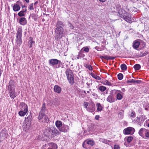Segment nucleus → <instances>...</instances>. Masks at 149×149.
Returning <instances> with one entry per match:
<instances>
[{
	"label": "nucleus",
	"mask_w": 149,
	"mask_h": 149,
	"mask_svg": "<svg viewBox=\"0 0 149 149\" xmlns=\"http://www.w3.org/2000/svg\"><path fill=\"white\" fill-rule=\"evenodd\" d=\"M64 26V24L62 21L59 20L57 21L55 25L56 28L55 31L56 35L55 36L56 40H58L62 37Z\"/></svg>",
	"instance_id": "obj_1"
},
{
	"label": "nucleus",
	"mask_w": 149,
	"mask_h": 149,
	"mask_svg": "<svg viewBox=\"0 0 149 149\" xmlns=\"http://www.w3.org/2000/svg\"><path fill=\"white\" fill-rule=\"evenodd\" d=\"M45 135L49 138L52 139L59 135L61 132L54 127H47L44 132Z\"/></svg>",
	"instance_id": "obj_2"
},
{
	"label": "nucleus",
	"mask_w": 149,
	"mask_h": 149,
	"mask_svg": "<svg viewBox=\"0 0 149 149\" xmlns=\"http://www.w3.org/2000/svg\"><path fill=\"white\" fill-rule=\"evenodd\" d=\"M22 29L21 27L18 28L16 33V38L15 40L17 44L21 45L22 41Z\"/></svg>",
	"instance_id": "obj_3"
},
{
	"label": "nucleus",
	"mask_w": 149,
	"mask_h": 149,
	"mask_svg": "<svg viewBox=\"0 0 149 149\" xmlns=\"http://www.w3.org/2000/svg\"><path fill=\"white\" fill-rule=\"evenodd\" d=\"M49 65L53 66H54V65L58 64V66L55 67H54L55 68H60V65L62 64L61 61L56 59H52L49 60Z\"/></svg>",
	"instance_id": "obj_4"
},
{
	"label": "nucleus",
	"mask_w": 149,
	"mask_h": 149,
	"mask_svg": "<svg viewBox=\"0 0 149 149\" xmlns=\"http://www.w3.org/2000/svg\"><path fill=\"white\" fill-rule=\"evenodd\" d=\"M46 110L45 107V103H44L42 105V106L41 109L39 113L38 119L39 120H41L43 118V116L45 114V111Z\"/></svg>",
	"instance_id": "obj_5"
},
{
	"label": "nucleus",
	"mask_w": 149,
	"mask_h": 149,
	"mask_svg": "<svg viewBox=\"0 0 149 149\" xmlns=\"http://www.w3.org/2000/svg\"><path fill=\"white\" fill-rule=\"evenodd\" d=\"M134 132L135 130L134 128L131 127H129L124 129L123 132L125 134L132 135L134 134Z\"/></svg>",
	"instance_id": "obj_6"
},
{
	"label": "nucleus",
	"mask_w": 149,
	"mask_h": 149,
	"mask_svg": "<svg viewBox=\"0 0 149 149\" xmlns=\"http://www.w3.org/2000/svg\"><path fill=\"white\" fill-rule=\"evenodd\" d=\"M15 84L13 80L11 79L7 87V90L8 92L15 90Z\"/></svg>",
	"instance_id": "obj_7"
},
{
	"label": "nucleus",
	"mask_w": 149,
	"mask_h": 149,
	"mask_svg": "<svg viewBox=\"0 0 149 149\" xmlns=\"http://www.w3.org/2000/svg\"><path fill=\"white\" fill-rule=\"evenodd\" d=\"M95 107L94 103L93 102H91L90 103L88 108H87V111L91 112H93L95 110Z\"/></svg>",
	"instance_id": "obj_8"
},
{
	"label": "nucleus",
	"mask_w": 149,
	"mask_h": 149,
	"mask_svg": "<svg viewBox=\"0 0 149 149\" xmlns=\"http://www.w3.org/2000/svg\"><path fill=\"white\" fill-rule=\"evenodd\" d=\"M69 130V126L63 124L62 126H61V128L59 129V130L60 132L65 133L67 132Z\"/></svg>",
	"instance_id": "obj_9"
},
{
	"label": "nucleus",
	"mask_w": 149,
	"mask_h": 149,
	"mask_svg": "<svg viewBox=\"0 0 149 149\" xmlns=\"http://www.w3.org/2000/svg\"><path fill=\"white\" fill-rule=\"evenodd\" d=\"M113 93V92L111 91L107 99V101L110 103L113 102L115 100Z\"/></svg>",
	"instance_id": "obj_10"
},
{
	"label": "nucleus",
	"mask_w": 149,
	"mask_h": 149,
	"mask_svg": "<svg viewBox=\"0 0 149 149\" xmlns=\"http://www.w3.org/2000/svg\"><path fill=\"white\" fill-rule=\"evenodd\" d=\"M19 107L20 109L21 110L28 111V107L27 105L25 104L24 102H21L19 105Z\"/></svg>",
	"instance_id": "obj_11"
},
{
	"label": "nucleus",
	"mask_w": 149,
	"mask_h": 149,
	"mask_svg": "<svg viewBox=\"0 0 149 149\" xmlns=\"http://www.w3.org/2000/svg\"><path fill=\"white\" fill-rule=\"evenodd\" d=\"M126 15H125L123 17L124 19L127 22L130 23L131 22V17L130 14H129L127 12L126 14Z\"/></svg>",
	"instance_id": "obj_12"
},
{
	"label": "nucleus",
	"mask_w": 149,
	"mask_h": 149,
	"mask_svg": "<svg viewBox=\"0 0 149 149\" xmlns=\"http://www.w3.org/2000/svg\"><path fill=\"white\" fill-rule=\"evenodd\" d=\"M6 134V131L4 130H3L0 132V143L4 139Z\"/></svg>",
	"instance_id": "obj_13"
},
{
	"label": "nucleus",
	"mask_w": 149,
	"mask_h": 149,
	"mask_svg": "<svg viewBox=\"0 0 149 149\" xmlns=\"http://www.w3.org/2000/svg\"><path fill=\"white\" fill-rule=\"evenodd\" d=\"M32 120V116L31 114V113H30L26 117H25V120L27 122L26 123H29L31 124V122Z\"/></svg>",
	"instance_id": "obj_14"
},
{
	"label": "nucleus",
	"mask_w": 149,
	"mask_h": 149,
	"mask_svg": "<svg viewBox=\"0 0 149 149\" xmlns=\"http://www.w3.org/2000/svg\"><path fill=\"white\" fill-rule=\"evenodd\" d=\"M140 45V42L137 40H135L133 42V47L135 49H137Z\"/></svg>",
	"instance_id": "obj_15"
},
{
	"label": "nucleus",
	"mask_w": 149,
	"mask_h": 149,
	"mask_svg": "<svg viewBox=\"0 0 149 149\" xmlns=\"http://www.w3.org/2000/svg\"><path fill=\"white\" fill-rule=\"evenodd\" d=\"M31 125L30 124L28 123H24L23 126V129L24 131L25 132L28 131Z\"/></svg>",
	"instance_id": "obj_16"
},
{
	"label": "nucleus",
	"mask_w": 149,
	"mask_h": 149,
	"mask_svg": "<svg viewBox=\"0 0 149 149\" xmlns=\"http://www.w3.org/2000/svg\"><path fill=\"white\" fill-rule=\"evenodd\" d=\"M8 93L10 97L12 99H13L17 95V93L15 92V90L9 91Z\"/></svg>",
	"instance_id": "obj_17"
},
{
	"label": "nucleus",
	"mask_w": 149,
	"mask_h": 149,
	"mask_svg": "<svg viewBox=\"0 0 149 149\" xmlns=\"http://www.w3.org/2000/svg\"><path fill=\"white\" fill-rule=\"evenodd\" d=\"M67 78L69 83L71 85H73L74 83V74Z\"/></svg>",
	"instance_id": "obj_18"
},
{
	"label": "nucleus",
	"mask_w": 149,
	"mask_h": 149,
	"mask_svg": "<svg viewBox=\"0 0 149 149\" xmlns=\"http://www.w3.org/2000/svg\"><path fill=\"white\" fill-rule=\"evenodd\" d=\"M19 22L21 25H24L27 24V21L25 17H21L19 19Z\"/></svg>",
	"instance_id": "obj_19"
},
{
	"label": "nucleus",
	"mask_w": 149,
	"mask_h": 149,
	"mask_svg": "<svg viewBox=\"0 0 149 149\" xmlns=\"http://www.w3.org/2000/svg\"><path fill=\"white\" fill-rule=\"evenodd\" d=\"M146 129L145 128H142L140 129L138 133L139 135L142 137L144 136V134H145Z\"/></svg>",
	"instance_id": "obj_20"
},
{
	"label": "nucleus",
	"mask_w": 149,
	"mask_h": 149,
	"mask_svg": "<svg viewBox=\"0 0 149 149\" xmlns=\"http://www.w3.org/2000/svg\"><path fill=\"white\" fill-rule=\"evenodd\" d=\"M67 77L73 75V73L72 70L69 69H67L65 72Z\"/></svg>",
	"instance_id": "obj_21"
},
{
	"label": "nucleus",
	"mask_w": 149,
	"mask_h": 149,
	"mask_svg": "<svg viewBox=\"0 0 149 149\" xmlns=\"http://www.w3.org/2000/svg\"><path fill=\"white\" fill-rule=\"evenodd\" d=\"M118 13L120 16L121 17H123L125 15H126V14L127 12L123 9H121L118 11Z\"/></svg>",
	"instance_id": "obj_22"
},
{
	"label": "nucleus",
	"mask_w": 149,
	"mask_h": 149,
	"mask_svg": "<svg viewBox=\"0 0 149 149\" xmlns=\"http://www.w3.org/2000/svg\"><path fill=\"white\" fill-rule=\"evenodd\" d=\"M63 123L60 120H57L55 122V125L58 129L59 130L62 126Z\"/></svg>",
	"instance_id": "obj_23"
},
{
	"label": "nucleus",
	"mask_w": 149,
	"mask_h": 149,
	"mask_svg": "<svg viewBox=\"0 0 149 149\" xmlns=\"http://www.w3.org/2000/svg\"><path fill=\"white\" fill-rule=\"evenodd\" d=\"M54 90L55 92L58 93H60L61 91V87L58 85H55L54 87Z\"/></svg>",
	"instance_id": "obj_24"
},
{
	"label": "nucleus",
	"mask_w": 149,
	"mask_h": 149,
	"mask_svg": "<svg viewBox=\"0 0 149 149\" xmlns=\"http://www.w3.org/2000/svg\"><path fill=\"white\" fill-rule=\"evenodd\" d=\"M43 120L42 122L44 123H48L49 121V119L47 116L45 114L43 116Z\"/></svg>",
	"instance_id": "obj_25"
},
{
	"label": "nucleus",
	"mask_w": 149,
	"mask_h": 149,
	"mask_svg": "<svg viewBox=\"0 0 149 149\" xmlns=\"http://www.w3.org/2000/svg\"><path fill=\"white\" fill-rule=\"evenodd\" d=\"M20 8V7L19 5L17 4H14L13 6V9L14 11H19Z\"/></svg>",
	"instance_id": "obj_26"
},
{
	"label": "nucleus",
	"mask_w": 149,
	"mask_h": 149,
	"mask_svg": "<svg viewBox=\"0 0 149 149\" xmlns=\"http://www.w3.org/2000/svg\"><path fill=\"white\" fill-rule=\"evenodd\" d=\"M28 111L20 110L18 112V114L20 116H24L27 113Z\"/></svg>",
	"instance_id": "obj_27"
},
{
	"label": "nucleus",
	"mask_w": 149,
	"mask_h": 149,
	"mask_svg": "<svg viewBox=\"0 0 149 149\" xmlns=\"http://www.w3.org/2000/svg\"><path fill=\"white\" fill-rule=\"evenodd\" d=\"M100 141L102 142L103 143L108 145H109V143H111V141L107 140L106 139H100Z\"/></svg>",
	"instance_id": "obj_28"
},
{
	"label": "nucleus",
	"mask_w": 149,
	"mask_h": 149,
	"mask_svg": "<svg viewBox=\"0 0 149 149\" xmlns=\"http://www.w3.org/2000/svg\"><path fill=\"white\" fill-rule=\"evenodd\" d=\"M97 109L98 111H101L102 109V107L100 103H97L96 104Z\"/></svg>",
	"instance_id": "obj_29"
},
{
	"label": "nucleus",
	"mask_w": 149,
	"mask_h": 149,
	"mask_svg": "<svg viewBox=\"0 0 149 149\" xmlns=\"http://www.w3.org/2000/svg\"><path fill=\"white\" fill-rule=\"evenodd\" d=\"M133 138L132 136H130L126 137L125 139H126L128 143H130L132 140Z\"/></svg>",
	"instance_id": "obj_30"
},
{
	"label": "nucleus",
	"mask_w": 149,
	"mask_h": 149,
	"mask_svg": "<svg viewBox=\"0 0 149 149\" xmlns=\"http://www.w3.org/2000/svg\"><path fill=\"white\" fill-rule=\"evenodd\" d=\"M123 94L121 93H117L116 95V98L118 100H121L123 98Z\"/></svg>",
	"instance_id": "obj_31"
},
{
	"label": "nucleus",
	"mask_w": 149,
	"mask_h": 149,
	"mask_svg": "<svg viewBox=\"0 0 149 149\" xmlns=\"http://www.w3.org/2000/svg\"><path fill=\"white\" fill-rule=\"evenodd\" d=\"M86 141L88 145H90L91 146H93L95 144V142L91 140H89L88 141Z\"/></svg>",
	"instance_id": "obj_32"
},
{
	"label": "nucleus",
	"mask_w": 149,
	"mask_h": 149,
	"mask_svg": "<svg viewBox=\"0 0 149 149\" xmlns=\"http://www.w3.org/2000/svg\"><path fill=\"white\" fill-rule=\"evenodd\" d=\"M148 53L147 51L140 52L139 53V56L140 57L144 56L148 54Z\"/></svg>",
	"instance_id": "obj_33"
},
{
	"label": "nucleus",
	"mask_w": 149,
	"mask_h": 149,
	"mask_svg": "<svg viewBox=\"0 0 149 149\" xmlns=\"http://www.w3.org/2000/svg\"><path fill=\"white\" fill-rule=\"evenodd\" d=\"M84 66L86 68L88 69L90 71H92L93 69L91 65L86 64Z\"/></svg>",
	"instance_id": "obj_34"
},
{
	"label": "nucleus",
	"mask_w": 149,
	"mask_h": 149,
	"mask_svg": "<svg viewBox=\"0 0 149 149\" xmlns=\"http://www.w3.org/2000/svg\"><path fill=\"white\" fill-rule=\"evenodd\" d=\"M52 148H48L47 149H57V145L54 143H51Z\"/></svg>",
	"instance_id": "obj_35"
},
{
	"label": "nucleus",
	"mask_w": 149,
	"mask_h": 149,
	"mask_svg": "<svg viewBox=\"0 0 149 149\" xmlns=\"http://www.w3.org/2000/svg\"><path fill=\"white\" fill-rule=\"evenodd\" d=\"M141 66L139 64H136L134 66V68L135 70H138L141 68Z\"/></svg>",
	"instance_id": "obj_36"
},
{
	"label": "nucleus",
	"mask_w": 149,
	"mask_h": 149,
	"mask_svg": "<svg viewBox=\"0 0 149 149\" xmlns=\"http://www.w3.org/2000/svg\"><path fill=\"white\" fill-rule=\"evenodd\" d=\"M120 68L122 70H126L127 69V66L125 64H123L121 65Z\"/></svg>",
	"instance_id": "obj_37"
},
{
	"label": "nucleus",
	"mask_w": 149,
	"mask_h": 149,
	"mask_svg": "<svg viewBox=\"0 0 149 149\" xmlns=\"http://www.w3.org/2000/svg\"><path fill=\"white\" fill-rule=\"evenodd\" d=\"M35 43V42L31 40H29V47L30 48H31L32 47L33 44H34Z\"/></svg>",
	"instance_id": "obj_38"
},
{
	"label": "nucleus",
	"mask_w": 149,
	"mask_h": 149,
	"mask_svg": "<svg viewBox=\"0 0 149 149\" xmlns=\"http://www.w3.org/2000/svg\"><path fill=\"white\" fill-rule=\"evenodd\" d=\"M113 93H121L123 94V93L121 91L118 90H113L112 91Z\"/></svg>",
	"instance_id": "obj_39"
},
{
	"label": "nucleus",
	"mask_w": 149,
	"mask_h": 149,
	"mask_svg": "<svg viewBox=\"0 0 149 149\" xmlns=\"http://www.w3.org/2000/svg\"><path fill=\"white\" fill-rule=\"evenodd\" d=\"M88 145L86 141H85L83 143L82 146L84 148L87 149L88 148Z\"/></svg>",
	"instance_id": "obj_40"
},
{
	"label": "nucleus",
	"mask_w": 149,
	"mask_h": 149,
	"mask_svg": "<svg viewBox=\"0 0 149 149\" xmlns=\"http://www.w3.org/2000/svg\"><path fill=\"white\" fill-rule=\"evenodd\" d=\"M120 6L119 4H117L116 6V10H114V12H118V11L120 10H119L120 8Z\"/></svg>",
	"instance_id": "obj_41"
},
{
	"label": "nucleus",
	"mask_w": 149,
	"mask_h": 149,
	"mask_svg": "<svg viewBox=\"0 0 149 149\" xmlns=\"http://www.w3.org/2000/svg\"><path fill=\"white\" fill-rule=\"evenodd\" d=\"M123 75L122 73H119L117 75L118 78L120 80L123 79Z\"/></svg>",
	"instance_id": "obj_42"
},
{
	"label": "nucleus",
	"mask_w": 149,
	"mask_h": 149,
	"mask_svg": "<svg viewBox=\"0 0 149 149\" xmlns=\"http://www.w3.org/2000/svg\"><path fill=\"white\" fill-rule=\"evenodd\" d=\"M99 89L101 91L103 92L106 90V88L104 86H101L100 87Z\"/></svg>",
	"instance_id": "obj_43"
},
{
	"label": "nucleus",
	"mask_w": 149,
	"mask_h": 149,
	"mask_svg": "<svg viewBox=\"0 0 149 149\" xmlns=\"http://www.w3.org/2000/svg\"><path fill=\"white\" fill-rule=\"evenodd\" d=\"M141 46L142 48H144L146 45V43L143 41H141V42L140 43Z\"/></svg>",
	"instance_id": "obj_44"
},
{
	"label": "nucleus",
	"mask_w": 149,
	"mask_h": 149,
	"mask_svg": "<svg viewBox=\"0 0 149 149\" xmlns=\"http://www.w3.org/2000/svg\"><path fill=\"white\" fill-rule=\"evenodd\" d=\"M24 11H20L18 14L19 16L21 17L25 16V14H24Z\"/></svg>",
	"instance_id": "obj_45"
},
{
	"label": "nucleus",
	"mask_w": 149,
	"mask_h": 149,
	"mask_svg": "<svg viewBox=\"0 0 149 149\" xmlns=\"http://www.w3.org/2000/svg\"><path fill=\"white\" fill-rule=\"evenodd\" d=\"M104 84L105 85L109 86H111L112 85L111 83L108 80H105L104 81Z\"/></svg>",
	"instance_id": "obj_46"
},
{
	"label": "nucleus",
	"mask_w": 149,
	"mask_h": 149,
	"mask_svg": "<svg viewBox=\"0 0 149 149\" xmlns=\"http://www.w3.org/2000/svg\"><path fill=\"white\" fill-rule=\"evenodd\" d=\"M33 5V3L30 4L29 6V8L30 10H34Z\"/></svg>",
	"instance_id": "obj_47"
},
{
	"label": "nucleus",
	"mask_w": 149,
	"mask_h": 149,
	"mask_svg": "<svg viewBox=\"0 0 149 149\" xmlns=\"http://www.w3.org/2000/svg\"><path fill=\"white\" fill-rule=\"evenodd\" d=\"M145 134L146 137L149 138V130H146Z\"/></svg>",
	"instance_id": "obj_48"
},
{
	"label": "nucleus",
	"mask_w": 149,
	"mask_h": 149,
	"mask_svg": "<svg viewBox=\"0 0 149 149\" xmlns=\"http://www.w3.org/2000/svg\"><path fill=\"white\" fill-rule=\"evenodd\" d=\"M79 54L81 57H83L85 56L84 54L83 53L82 51V49L79 52Z\"/></svg>",
	"instance_id": "obj_49"
},
{
	"label": "nucleus",
	"mask_w": 149,
	"mask_h": 149,
	"mask_svg": "<svg viewBox=\"0 0 149 149\" xmlns=\"http://www.w3.org/2000/svg\"><path fill=\"white\" fill-rule=\"evenodd\" d=\"M131 117H135L136 116V113L134 111H132L130 114Z\"/></svg>",
	"instance_id": "obj_50"
},
{
	"label": "nucleus",
	"mask_w": 149,
	"mask_h": 149,
	"mask_svg": "<svg viewBox=\"0 0 149 149\" xmlns=\"http://www.w3.org/2000/svg\"><path fill=\"white\" fill-rule=\"evenodd\" d=\"M134 80L133 79L128 80L127 81V84H130L132 83H134Z\"/></svg>",
	"instance_id": "obj_51"
},
{
	"label": "nucleus",
	"mask_w": 149,
	"mask_h": 149,
	"mask_svg": "<svg viewBox=\"0 0 149 149\" xmlns=\"http://www.w3.org/2000/svg\"><path fill=\"white\" fill-rule=\"evenodd\" d=\"M84 48L83 51L85 52H88L89 51V49L88 47H86L85 48H83L81 49H83Z\"/></svg>",
	"instance_id": "obj_52"
},
{
	"label": "nucleus",
	"mask_w": 149,
	"mask_h": 149,
	"mask_svg": "<svg viewBox=\"0 0 149 149\" xmlns=\"http://www.w3.org/2000/svg\"><path fill=\"white\" fill-rule=\"evenodd\" d=\"M88 102H84V107L87 110V108H88L87 107L88 106Z\"/></svg>",
	"instance_id": "obj_53"
},
{
	"label": "nucleus",
	"mask_w": 149,
	"mask_h": 149,
	"mask_svg": "<svg viewBox=\"0 0 149 149\" xmlns=\"http://www.w3.org/2000/svg\"><path fill=\"white\" fill-rule=\"evenodd\" d=\"M114 149H120V147L118 145H115L114 146Z\"/></svg>",
	"instance_id": "obj_54"
},
{
	"label": "nucleus",
	"mask_w": 149,
	"mask_h": 149,
	"mask_svg": "<svg viewBox=\"0 0 149 149\" xmlns=\"http://www.w3.org/2000/svg\"><path fill=\"white\" fill-rule=\"evenodd\" d=\"M141 82V80H134V83L139 84Z\"/></svg>",
	"instance_id": "obj_55"
},
{
	"label": "nucleus",
	"mask_w": 149,
	"mask_h": 149,
	"mask_svg": "<svg viewBox=\"0 0 149 149\" xmlns=\"http://www.w3.org/2000/svg\"><path fill=\"white\" fill-rule=\"evenodd\" d=\"M68 25H69V26L71 29H72L74 28V26L70 23H69Z\"/></svg>",
	"instance_id": "obj_56"
},
{
	"label": "nucleus",
	"mask_w": 149,
	"mask_h": 149,
	"mask_svg": "<svg viewBox=\"0 0 149 149\" xmlns=\"http://www.w3.org/2000/svg\"><path fill=\"white\" fill-rule=\"evenodd\" d=\"M95 79L97 80H100L101 79V78L99 76L96 75L94 78Z\"/></svg>",
	"instance_id": "obj_57"
},
{
	"label": "nucleus",
	"mask_w": 149,
	"mask_h": 149,
	"mask_svg": "<svg viewBox=\"0 0 149 149\" xmlns=\"http://www.w3.org/2000/svg\"><path fill=\"white\" fill-rule=\"evenodd\" d=\"M100 58L101 59H104L106 60L107 55L106 56H100Z\"/></svg>",
	"instance_id": "obj_58"
},
{
	"label": "nucleus",
	"mask_w": 149,
	"mask_h": 149,
	"mask_svg": "<svg viewBox=\"0 0 149 149\" xmlns=\"http://www.w3.org/2000/svg\"><path fill=\"white\" fill-rule=\"evenodd\" d=\"M92 84V83H89L88 82H87L86 83V84L88 86V87H87V88H90V86Z\"/></svg>",
	"instance_id": "obj_59"
},
{
	"label": "nucleus",
	"mask_w": 149,
	"mask_h": 149,
	"mask_svg": "<svg viewBox=\"0 0 149 149\" xmlns=\"http://www.w3.org/2000/svg\"><path fill=\"white\" fill-rule=\"evenodd\" d=\"M90 74L92 76V77H93L94 78H95V76H96V75H95L93 73H91Z\"/></svg>",
	"instance_id": "obj_60"
},
{
	"label": "nucleus",
	"mask_w": 149,
	"mask_h": 149,
	"mask_svg": "<svg viewBox=\"0 0 149 149\" xmlns=\"http://www.w3.org/2000/svg\"><path fill=\"white\" fill-rule=\"evenodd\" d=\"M99 118V115H96L95 117V119L96 120H98Z\"/></svg>",
	"instance_id": "obj_61"
},
{
	"label": "nucleus",
	"mask_w": 149,
	"mask_h": 149,
	"mask_svg": "<svg viewBox=\"0 0 149 149\" xmlns=\"http://www.w3.org/2000/svg\"><path fill=\"white\" fill-rule=\"evenodd\" d=\"M106 58H107L106 60H110V56H108L107 55Z\"/></svg>",
	"instance_id": "obj_62"
},
{
	"label": "nucleus",
	"mask_w": 149,
	"mask_h": 149,
	"mask_svg": "<svg viewBox=\"0 0 149 149\" xmlns=\"http://www.w3.org/2000/svg\"><path fill=\"white\" fill-rule=\"evenodd\" d=\"M110 60H113L115 58V57L112 56H110Z\"/></svg>",
	"instance_id": "obj_63"
},
{
	"label": "nucleus",
	"mask_w": 149,
	"mask_h": 149,
	"mask_svg": "<svg viewBox=\"0 0 149 149\" xmlns=\"http://www.w3.org/2000/svg\"><path fill=\"white\" fill-rule=\"evenodd\" d=\"M125 90L124 88H123L121 89L122 92L123 93V92L125 91Z\"/></svg>",
	"instance_id": "obj_64"
}]
</instances>
